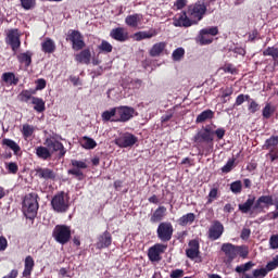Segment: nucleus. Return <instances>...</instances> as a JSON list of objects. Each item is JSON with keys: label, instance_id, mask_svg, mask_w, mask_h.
Masks as SVG:
<instances>
[{"label": "nucleus", "instance_id": "1", "mask_svg": "<svg viewBox=\"0 0 278 278\" xmlns=\"http://www.w3.org/2000/svg\"><path fill=\"white\" fill-rule=\"evenodd\" d=\"M225 134H227L225 128L219 127L213 130L210 125L198 130L191 139L198 150V155H210V150L214 148V136H216L217 140H223Z\"/></svg>", "mask_w": 278, "mask_h": 278}, {"label": "nucleus", "instance_id": "2", "mask_svg": "<svg viewBox=\"0 0 278 278\" xmlns=\"http://www.w3.org/2000/svg\"><path fill=\"white\" fill-rule=\"evenodd\" d=\"M135 116H138V112H136L134 106L121 105L104 111L102 113V121L111 123H129Z\"/></svg>", "mask_w": 278, "mask_h": 278}, {"label": "nucleus", "instance_id": "3", "mask_svg": "<svg viewBox=\"0 0 278 278\" xmlns=\"http://www.w3.org/2000/svg\"><path fill=\"white\" fill-rule=\"evenodd\" d=\"M275 205L276 211L269 212L265 215V220H277L278 218V197L273 199V195H261L257 198L254 205V210H258V213Z\"/></svg>", "mask_w": 278, "mask_h": 278}, {"label": "nucleus", "instance_id": "4", "mask_svg": "<svg viewBox=\"0 0 278 278\" xmlns=\"http://www.w3.org/2000/svg\"><path fill=\"white\" fill-rule=\"evenodd\" d=\"M38 193L31 192L24 197L22 202V212L26 218L34 220L38 216Z\"/></svg>", "mask_w": 278, "mask_h": 278}, {"label": "nucleus", "instance_id": "5", "mask_svg": "<svg viewBox=\"0 0 278 278\" xmlns=\"http://www.w3.org/2000/svg\"><path fill=\"white\" fill-rule=\"evenodd\" d=\"M187 14L194 25H199L201 20L205 18V14H207V4L199 0L188 7Z\"/></svg>", "mask_w": 278, "mask_h": 278}, {"label": "nucleus", "instance_id": "6", "mask_svg": "<svg viewBox=\"0 0 278 278\" xmlns=\"http://www.w3.org/2000/svg\"><path fill=\"white\" fill-rule=\"evenodd\" d=\"M51 207L58 214H64L68 212V207H70L68 198L64 191H60L53 195L51 200Z\"/></svg>", "mask_w": 278, "mask_h": 278}, {"label": "nucleus", "instance_id": "7", "mask_svg": "<svg viewBox=\"0 0 278 278\" xmlns=\"http://www.w3.org/2000/svg\"><path fill=\"white\" fill-rule=\"evenodd\" d=\"M52 238L59 244H68V242H71V227L66 225H56L52 231Z\"/></svg>", "mask_w": 278, "mask_h": 278}, {"label": "nucleus", "instance_id": "8", "mask_svg": "<svg viewBox=\"0 0 278 278\" xmlns=\"http://www.w3.org/2000/svg\"><path fill=\"white\" fill-rule=\"evenodd\" d=\"M175 228L170 222H161L156 228V236L161 242H170L173 240Z\"/></svg>", "mask_w": 278, "mask_h": 278}, {"label": "nucleus", "instance_id": "9", "mask_svg": "<svg viewBox=\"0 0 278 278\" xmlns=\"http://www.w3.org/2000/svg\"><path fill=\"white\" fill-rule=\"evenodd\" d=\"M71 166L72 168L67 170V175H73L77 181H84V179H86V175H84L83 170L88 168L86 161L73 159L71 160Z\"/></svg>", "mask_w": 278, "mask_h": 278}, {"label": "nucleus", "instance_id": "10", "mask_svg": "<svg viewBox=\"0 0 278 278\" xmlns=\"http://www.w3.org/2000/svg\"><path fill=\"white\" fill-rule=\"evenodd\" d=\"M5 42L11 47L14 53L21 49V31L18 28H11L8 30Z\"/></svg>", "mask_w": 278, "mask_h": 278}, {"label": "nucleus", "instance_id": "11", "mask_svg": "<svg viewBox=\"0 0 278 278\" xmlns=\"http://www.w3.org/2000/svg\"><path fill=\"white\" fill-rule=\"evenodd\" d=\"M137 142L138 137L131 132H124L115 139V144L119 147V149H129V147H134Z\"/></svg>", "mask_w": 278, "mask_h": 278}, {"label": "nucleus", "instance_id": "12", "mask_svg": "<svg viewBox=\"0 0 278 278\" xmlns=\"http://www.w3.org/2000/svg\"><path fill=\"white\" fill-rule=\"evenodd\" d=\"M67 40L72 42V49H74V51H81L86 48L84 35H81L79 30H71L67 35Z\"/></svg>", "mask_w": 278, "mask_h": 278}, {"label": "nucleus", "instance_id": "13", "mask_svg": "<svg viewBox=\"0 0 278 278\" xmlns=\"http://www.w3.org/2000/svg\"><path fill=\"white\" fill-rule=\"evenodd\" d=\"M223 233H225V226L223 223L218 219L213 220L207 231L208 240H212V242L219 240V238L223 237Z\"/></svg>", "mask_w": 278, "mask_h": 278}, {"label": "nucleus", "instance_id": "14", "mask_svg": "<svg viewBox=\"0 0 278 278\" xmlns=\"http://www.w3.org/2000/svg\"><path fill=\"white\" fill-rule=\"evenodd\" d=\"M168 245L164 243H155L148 250V257L150 262H162V253L166 252Z\"/></svg>", "mask_w": 278, "mask_h": 278}, {"label": "nucleus", "instance_id": "15", "mask_svg": "<svg viewBox=\"0 0 278 278\" xmlns=\"http://www.w3.org/2000/svg\"><path fill=\"white\" fill-rule=\"evenodd\" d=\"M45 146L48 147V149H52L53 153L59 152V157H64V155H66V148H64V143L55 138H47L45 140Z\"/></svg>", "mask_w": 278, "mask_h": 278}, {"label": "nucleus", "instance_id": "16", "mask_svg": "<svg viewBox=\"0 0 278 278\" xmlns=\"http://www.w3.org/2000/svg\"><path fill=\"white\" fill-rule=\"evenodd\" d=\"M257 201H255V195H249L245 202L239 204V212L241 214H250L253 216L254 212H260V210H255V204Z\"/></svg>", "mask_w": 278, "mask_h": 278}, {"label": "nucleus", "instance_id": "17", "mask_svg": "<svg viewBox=\"0 0 278 278\" xmlns=\"http://www.w3.org/2000/svg\"><path fill=\"white\" fill-rule=\"evenodd\" d=\"M174 27H192L194 22L191 17H188V12L182 11L180 14L176 15L173 20Z\"/></svg>", "mask_w": 278, "mask_h": 278}, {"label": "nucleus", "instance_id": "18", "mask_svg": "<svg viewBox=\"0 0 278 278\" xmlns=\"http://www.w3.org/2000/svg\"><path fill=\"white\" fill-rule=\"evenodd\" d=\"M220 251L226 255V264H231L237 257V245L233 243H223Z\"/></svg>", "mask_w": 278, "mask_h": 278}, {"label": "nucleus", "instance_id": "19", "mask_svg": "<svg viewBox=\"0 0 278 278\" xmlns=\"http://www.w3.org/2000/svg\"><path fill=\"white\" fill-rule=\"evenodd\" d=\"M110 37L117 42H127L129 40V33L123 27H117L110 31Z\"/></svg>", "mask_w": 278, "mask_h": 278}, {"label": "nucleus", "instance_id": "20", "mask_svg": "<svg viewBox=\"0 0 278 278\" xmlns=\"http://www.w3.org/2000/svg\"><path fill=\"white\" fill-rule=\"evenodd\" d=\"M35 173L36 177H39V179L55 181V172L49 167H37Z\"/></svg>", "mask_w": 278, "mask_h": 278}, {"label": "nucleus", "instance_id": "21", "mask_svg": "<svg viewBox=\"0 0 278 278\" xmlns=\"http://www.w3.org/2000/svg\"><path fill=\"white\" fill-rule=\"evenodd\" d=\"M97 249H108L112 247V233L105 230L102 235L98 237V242L96 243Z\"/></svg>", "mask_w": 278, "mask_h": 278}, {"label": "nucleus", "instance_id": "22", "mask_svg": "<svg viewBox=\"0 0 278 278\" xmlns=\"http://www.w3.org/2000/svg\"><path fill=\"white\" fill-rule=\"evenodd\" d=\"M92 60V52H90V49H84L79 53L75 54V62H78V64H90V61Z\"/></svg>", "mask_w": 278, "mask_h": 278}, {"label": "nucleus", "instance_id": "23", "mask_svg": "<svg viewBox=\"0 0 278 278\" xmlns=\"http://www.w3.org/2000/svg\"><path fill=\"white\" fill-rule=\"evenodd\" d=\"M160 33L155 28H151L150 30H143V31H138L135 34V38L138 42L140 40H148L151 38H155Z\"/></svg>", "mask_w": 278, "mask_h": 278}, {"label": "nucleus", "instance_id": "24", "mask_svg": "<svg viewBox=\"0 0 278 278\" xmlns=\"http://www.w3.org/2000/svg\"><path fill=\"white\" fill-rule=\"evenodd\" d=\"M144 18V16L140 13H135L131 15L126 16L125 18V23L128 27H138V25H140V23H142V20Z\"/></svg>", "mask_w": 278, "mask_h": 278}, {"label": "nucleus", "instance_id": "25", "mask_svg": "<svg viewBox=\"0 0 278 278\" xmlns=\"http://www.w3.org/2000/svg\"><path fill=\"white\" fill-rule=\"evenodd\" d=\"M166 216V206H159L150 217V223H162Z\"/></svg>", "mask_w": 278, "mask_h": 278}, {"label": "nucleus", "instance_id": "26", "mask_svg": "<svg viewBox=\"0 0 278 278\" xmlns=\"http://www.w3.org/2000/svg\"><path fill=\"white\" fill-rule=\"evenodd\" d=\"M164 49H166L165 41L154 43L149 51L150 58H160V55H162V53H164Z\"/></svg>", "mask_w": 278, "mask_h": 278}, {"label": "nucleus", "instance_id": "27", "mask_svg": "<svg viewBox=\"0 0 278 278\" xmlns=\"http://www.w3.org/2000/svg\"><path fill=\"white\" fill-rule=\"evenodd\" d=\"M31 58H34V52L27 50L26 52H22L17 55V61L21 64H24L26 68H29V66H31Z\"/></svg>", "mask_w": 278, "mask_h": 278}, {"label": "nucleus", "instance_id": "28", "mask_svg": "<svg viewBox=\"0 0 278 278\" xmlns=\"http://www.w3.org/2000/svg\"><path fill=\"white\" fill-rule=\"evenodd\" d=\"M36 155L39 157V160L47 161L51 160L53 153L48 149V147L39 146L36 148Z\"/></svg>", "mask_w": 278, "mask_h": 278}, {"label": "nucleus", "instance_id": "29", "mask_svg": "<svg viewBox=\"0 0 278 278\" xmlns=\"http://www.w3.org/2000/svg\"><path fill=\"white\" fill-rule=\"evenodd\" d=\"M34 266H36V263L34 262V257H31V255L26 256L24 262L23 277H31V271L34 270Z\"/></svg>", "mask_w": 278, "mask_h": 278}, {"label": "nucleus", "instance_id": "30", "mask_svg": "<svg viewBox=\"0 0 278 278\" xmlns=\"http://www.w3.org/2000/svg\"><path fill=\"white\" fill-rule=\"evenodd\" d=\"M33 94H36V90L24 89L18 93L17 99H18V101H21V103H29V101H33V99H34Z\"/></svg>", "mask_w": 278, "mask_h": 278}, {"label": "nucleus", "instance_id": "31", "mask_svg": "<svg viewBox=\"0 0 278 278\" xmlns=\"http://www.w3.org/2000/svg\"><path fill=\"white\" fill-rule=\"evenodd\" d=\"M197 220V215L194 213H187L178 218L177 223L180 227H187V225H192Z\"/></svg>", "mask_w": 278, "mask_h": 278}, {"label": "nucleus", "instance_id": "32", "mask_svg": "<svg viewBox=\"0 0 278 278\" xmlns=\"http://www.w3.org/2000/svg\"><path fill=\"white\" fill-rule=\"evenodd\" d=\"M263 55L273 58L274 61V66H278V48L273 46V47H267L264 51H263Z\"/></svg>", "mask_w": 278, "mask_h": 278}, {"label": "nucleus", "instance_id": "33", "mask_svg": "<svg viewBox=\"0 0 278 278\" xmlns=\"http://www.w3.org/2000/svg\"><path fill=\"white\" fill-rule=\"evenodd\" d=\"M213 118H214V111L207 109L197 116L195 123L197 125H199L201 123H206V121H212Z\"/></svg>", "mask_w": 278, "mask_h": 278}, {"label": "nucleus", "instance_id": "34", "mask_svg": "<svg viewBox=\"0 0 278 278\" xmlns=\"http://www.w3.org/2000/svg\"><path fill=\"white\" fill-rule=\"evenodd\" d=\"M2 81L9 86H18V77L12 72H5L2 74Z\"/></svg>", "mask_w": 278, "mask_h": 278}, {"label": "nucleus", "instance_id": "35", "mask_svg": "<svg viewBox=\"0 0 278 278\" xmlns=\"http://www.w3.org/2000/svg\"><path fill=\"white\" fill-rule=\"evenodd\" d=\"M41 51L43 53H55V41L51 38H46L41 43Z\"/></svg>", "mask_w": 278, "mask_h": 278}, {"label": "nucleus", "instance_id": "36", "mask_svg": "<svg viewBox=\"0 0 278 278\" xmlns=\"http://www.w3.org/2000/svg\"><path fill=\"white\" fill-rule=\"evenodd\" d=\"M2 144L4 147H8L9 149H11V151H13L14 155H18V152L21 151V146H18V143H16V141H14L12 139L4 138L2 140Z\"/></svg>", "mask_w": 278, "mask_h": 278}, {"label": "nucleus", "instance_id": "37", "mask_svg": "<svg viewBox=\"0 0 278 278\" xmlns=\"http://www.w3.org/2000/svg\"><path fill=\"white\" fill-rule=\"evenodd\" d=\"M80 146L83 147V149L92 150L97 148V141L88 136H84L80 139Z\"/></svg>", "mask_w": 278, "mask_h": 278}, {"label": "nucleus", "instance_id": "38", "mask_svg": "<svg viewBox=\"0 0 278 278\" xmlns=\"http://www.w3.org/2000/svg\"><path fill=\"white\" fill-rule=\"evenodd\" d=\"M31 103H33V105H35L34 106L35 112H38L39 114L47 110L45 100H42V98L33 97Z\"/></svg>", "mask_w": 278, "mask_h": 278}, {"label": "nucleus", "instance_id": "39", "mask_svg": "<svg viewBox=\"0 0 278 278\" xmlns=\"http://www.w3.org/2000/svg\"><path fill=\"white\" fill-rule=\"evenodd\" d=\"M278 136H271L270 138L265 140L263 144V149L265 151H271V149H278Z\"/></svg>", "mask_w": 278, "mask_h": 278}, {"label": "nucleus", "instance_id": "40", "mask_svg": "<svg viewBox=\"0 0 278 278\" xmlns=\"http://www.w3.org/2000/svg\"><path fill=\"white\" fill-rule=\"evenodd\" d=\"M276 110L277 109L270 102H267L262 110L263 118L268 121L273 116V114H275Z\"/></svg>", "mask_w": 278, "mask_h": 278}, {"label": "nucleus", "instance_id": "41", "mask_svg": "<svg viewBox=\"0 0 278 278\" xmlns=\"http://www.w3.org/2000/svg\"><path fill=\"white\" fill-rule=\"evenodd\" d=\"M236 168V157H231L227 161V163L220 168L224 175L231 173V170Z\"/></svg>", "mask_w": 278, "mask_h": 278}, {"label": "nucleus", "instance_id": "42", "mask_svg": "<svg viewBox=\"0 0 278 278\" xmlns=\"http://www.w3.org/2000/svg\"><path fill=\"white\" fill-rule=\"evenodd\" d=\"M114 47L108 40H102L98 46V50L100 53H112Z\"/></svg>", "mask_w": 278, "mask_h": 278}, {"label": "nucleus", "instance_id": "43", "mask_svg": "<svg viewBox=\"0 0 278 278\" xmlns=\"http://www.w3.org/2000/svg\"><path fill=\"white\" fill-rule=\"evenodd\" d=\"M185 55H186V50L184 48H177L172 53V58L174 62H179Z\"/></svg>", "mask_w": 278, "mask_h": 278}, {"label": "nucleus", "instance_id": "44", "mask_svg": "<svg viewBox=\"0 0 278 278\" xmlns=\"http://www.w3.org/2000/svg\"><path fill=\"white\" fill-rule=\"evenodd\" d=\"M230 191L232 194H240L242 192V180H236L230 184Z\"/></svg>", "mask_w": 278, "mask_h": 278}, {"label": "nucleus", "instance_id": "45", "mask_svg": "<svg viewBox=\"0 0 278 278\" xmlns=\"http://www.w3.org/2000/svg\"><path fill=\"white\" fill-rule=\"evenodd\" d=\"M218 199V188H212L207 195L206 205H212Z\"/></svg>", "mask_w": 278, "mask_h": 278}, {"label": "nucleus", "instance_id": "46", "mask_svg": "<svg viewBox=\"0 0 278 278\" xmlns=\"http://www.w3.org/2000/svg\"><path fill=\"white\" fill-rule=\"evenodd\" d=\"M261 109L262 105H260V103H257L255 100H251L248 104V112H250V114H256V112H260Z\"/></svg>", "mask_w": 278, "mask_h": 278}, {"label": "nucleus", "instance_id": "47", "mask_svg": "<svg viewBox=\"0 0 278 278\" xmlns=\"http://www.w3.org/2000/svg\"><path fill=\"white\" fill-rule=\"evenodd\" d=\"M268 275V270H266V267L260 268V269H254L252 271V275L249 274V277L251 278H264Z\"/></svg>", "mask_w": 278, "mask_h": 278}, {"label": "nucleus", "instance_id": "48", "mask_svg": "<svg viewBox=\"0 0 278 278\" xmlns=\"http://www.w3.org/2000/svg\"><path fill=\"white\" fill-rule=\"evenodd\" d=\"M22 134L24 138H31V136H34V126L29 124H24L22 128Z\"/></svg>", "mask_w": 278, "mask_h": 278}, {"label": "nucleus", "instance_id": "49", "mask_svg": "<svg viewBox=\"0 0 278 278\" xmlns=\"http://www.w3.org/2000/svg\"><path fill=\"white\" fill-rule=\"evenodd\" d=\"M240 255L243 260L249 257V247L247 245H237V257Z\"/></svg>", "mask_w": 278, "mask_h": 278}, {"label": "nucleus", "instance_id": "50", "mask_svg": "<svg viewBox=\"0 0 278 278\" xmlns=\"http://www.w3.org/2000/svg\"><path fill=\"white\" fill-rule=\"evenodd\" d=\"M222 68L224 73H229L230 75H238V68L235 64L226 63Z\"/></svg>", "mask_w": 278, "mask_h": 278}, {"label": "nucleus", "instance_id": "51", "mask_svg": "<svg viewBox=\"0 0 278 278\" xmlns=\"http://www.w3.org/2000/svg\"><path fill=\"white\" fill-rule=\"evenodd\" d=\"M223 103H227V97H231L233 94V87H226L225 89H220Z\"/></svg>", "mask_w": 278, "mask_h": 278}, {"label": "nucleus", "instance_id": "52", "mask_svg": "<svg viewBox=\"0 0 278 278\" xmlns=\"http://www.w3.org/2000/svg\"><path fill=\"white\" fill-rule=\"evenodd\" d=\"M24 10H34L36 8V0H20Z\"/></svg>", "mask_w": 278, "mask_h": 278}, {"label": "nucleus", "instance_id": "53", "mask_svg": "<svg viewBox=\"0 0 278 278\" xmlns=\"http://www.w3.org/2000/svg\"><path fill=\"white\" fill-rule=\"evenodd\" d=\"M5 168L10 175H16L18 173V164L14 162L5 163Z\"/></svg>", "mask_w": 278, "mask_h": 278}, {"label": "nucleus", "instance_id": "54", "mask_svg": "<svg viewBox=\"0 0 278 278\" xmlns=\"http://www.w3.org/2000/svg\"><path fill=\"white\" fill-rule=\"evenodd\" d=\"M201 34H206V36H218V26H212L210 28L201 29Z\"/></svg>", "mask_w": 278, "mask_h": 278}, {"label": "nucleus", "instance_id": "55", "mask_svg": "<svg viewBox=\"0 0 278 278\" xmlns=\"http://www.w3.org/2000/svg\"><path fill=\"white\" fill-rule=\"evenodd\" d=\"M199 40H200V45H212V42H214L213 38H210V36L206 34H201V30H200Z\"/></svg>", "mask_w": 278, "mask_h": 278}, {"label": "nucleus", "instance_id": "56", "mask_svg": "<svg viewBox=\"0 0 278 278\" xmlns=\"http://www.w3.org/2000/svg\"><path fill=\"white\" fill-rule=\"evenodd\" d=\"M199 250H192L190 248L186 250V255L189 260H197V257H199Z\"/></svg>", "mask_w": 278, "mask_h": 278}, {"label": "nucleus", "instance_id": "57", "mask_svg": "<svg viewBox=\"0 0 278 278\" xmlns=\"http://www.w3.org/2000/svg\"><path fill=\"white\" fill-rule=\"evenodd\" d=\"M46 88H47V80L45 78H39L36 80L35 91L45 90Z\"/></svg>", "mask_w": 278, "mask_h": 278}, {"label": "nucleus", "instance_id": "58", "mask_svg": "<svg viewBox=\"0 0 278 278\" xmlns=\"http://www.w3.org/2000/svg\"><path fill=\"white\" fill-rule=\"evenodd\" d=\"M266 157H269L270 162H276V160H278V148L269 150V152L266 154Z\"/></svg>", "mask_w": 278, "mask_h": 278}, {"label": "nucleus", "instance_id": "59", "mask_svg": "<svg viewBox=\"0 0 278 278\" xmlns=\"http://www.w3.org/2000/svg\"><path fill=\"white\" fill-rule=\"evenodd\" d=\"M269 247L270 249H278V235H273L269 238Z\"/></svg>", "mask_w": 278, "mask_h": 278}, {"label": "nucleus", "instance_id": "60", "mask_svg": "<svg viewBox=\"0 0 278 278\" xmlns=\"http://www.w3.org/2000/svg\"><path fill=\"white\" fill-rule=\"evenodd\" d=\"M186 5H188V0H176L174 3V8H176V10H184Z\"/></svg>", "mask_w": 278, "mask_h": 278}, {"label": "nucleus", "instance_id": "61", "mask_svg": "<svg viewBox=\"0 0 278 278\" xmlns=\"http://www.w3.org/2000/svg\"><path fill=\"white\" fill-rule=\"evenodd\" d=\"M189 247H190L189 249L194 250V251H199V249H201L199 240H197V239L190 240L189 241Z\"/></svg>", "mask_w": 278, "mask_h": 278}, {"label": "nucleus", "instance_id": "62", "mask_svg": "<svg viewBox=\"0 0 278 278\" xmlns=\"http://www.w3.org/2000/svg\"><path fill=\"white\" fill-rule=\"evenodd\" d=\"M241 240H249L251 238V229L243 228L240 235Z\"/></svg>", "mask_w": 278, "mask_h": 278}, {"label": "nucleus", "instance_id": "63", "mask_svg": "<svg viewBox=\"0 0 278 278\" xmlns=\"http://www.w3.org/2000/svg\"><path fill=\"white\" fill-rule=\"evenodd\" d=\"M169 277L170 278H181V277H184V269H174V270H172Z\"/></svg>", "mask_w": 278, "mask_h": 278}, {"label": "nucleus", "instance_id": "64", "mask_svg": "<svg viewBox=\"0 0 278 278\" xmlns=\"http://www.w3.org/2000/svg\"><path fill=\"white\" fill-rule=\"evenodd\" d=\"M8 249V239L3 236H0V252H3Z\"/></svg>", "mask_w": 278, "mask_h": 278}]
</instances>
